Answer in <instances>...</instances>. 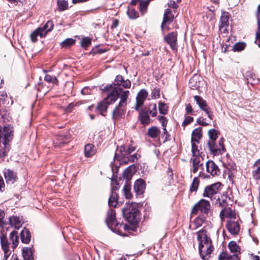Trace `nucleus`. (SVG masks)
I'll list each match as a JSON object with an SVG mask.
<instances>
[{"label":"nucleus","instance_id":"f8f14e48","mask_svg":"<svg viewBox=\"0 0 260 260\" xmlns=\"http://www.w3.org/2000/svg\"><path fill=\"white\" fill-rule=\"evenodd\" d=\"M148 93L145 89H142L138 93L136 96V103L135 110L139 111L140 108L143 105L145 101L148 96Z\"/></svg>","mask_w":260,"mask_h":260},{"label":"nucleus","instance_id":"bf43d9fd","mask_svg":"<svg viewBox=\"0 0 260 260\" xmlns=\"http://www.w3.org/2000/svg\"><path fill=\"white\" fill-rule=\"evenodd\" d=\"M5 216V213L4 211L0 210V226H4L5 222L4 221V218Z\"/></svg>","mask_w":260,"mask_h":260},{"label":"nucleus","instance_id":"cd10ccee","mask_svg":"<svg viewBox=\"0 0 260 260\" xmlns=\"http://www.w3.org/2000/svg\"><path fill=\"white\" fill-rule=\"evenodd\" d=\"M96 149L93 145L87 144L85 146L84 153L86 157H90L95 154Z\"/></svg>","mask_w":260,"mask_h":260},{"label":"nucleus","instance_id":"b1692460","mask_svg":"<svg viewBox=\"0 0 260 260\" xmlns=\"http://www.w3.org/2000/svg\"><path fill=\"white\" fill-rule=\"evenodd\" d=\"M202 138V128L199 127L194 129L192 132L191 142H200V140Z\"/></svg>","mask_w":260,"mask_h":260},{"label":"nucleus","instance_id":"ea45409f","mask_svg":"<svg viewBox=\"0 0 260 260\" xmlns=\"http://www.w3.org/2000/svg\"><path fill=\"white\" fill-rule=\"evenodd\" d=\"M200 183V180L198 177H194L190 187V191L191 192L196 191L198 188Z\"/></svg>","mask_w":260,"mask_h":260},{"label":"nucleus","instance_id":"680f3d73","mask_svg":"<svg viewBox=\"0 0 260 260\" xmlns=\"http://www.w3.org/2000/svg\"><path fill=\"white\" fill-rule=\"evenodd\" d=\"M7 98V94L5 92H0V102L1 101H5Z\"/></svg>","mask_w":260,"mask_h":260},{"label":"nucleus","instance_id":"e2e57ef3","mask_svg":"<svg viewBox=\"0 0 260 260\" xmlns=\"http://www.w3.org/2000/svg\"><path fill=\"white\" fill-rule=\"evenodd\" d=\"M131 170H132L131 166H129L128 168H127V169H125V170L124 172V175H126L127 177H128L129 175V174H130L131 172Z\"/></svg>","mask_w":260,"mask_h":260},{"label":"nucleus","instance_id":"aec40b11","mask_svg":"<svg viewBox=\"0 0 260 260\" xmlns=\"http://www.w3.org/2000/svg\"><path fill=\"white\" fill-rule=\"evenodd\" d=\"M146 184L145 181L142 179H138L135 182L134 185V189L135 192L139 195L142 194L145 189Z\"/></svg>","mask_w":260,"mask_h":260},{"label":"nucleus","instance_id":"c756f323","mask_svg":"<svg viewBox=\"0 0 260 260\" xmlns=\"http://www.w3.org/2000/svg\"><path fill=\"white\" fill-rule=\"evenodd\" d=\"M117 193L114 191V188L111 190V194L109 197L108 204L109 206L116 207L117 204Z\"/></svg>","mask_w":260,"mask_h":260},{"label":"nucleus","instance_id":"9b49d317","mask_svg":"<svg viewBox=\"0 0 260 260\" xmlns=\"http://www.w3.org/2000/svg\"><path fill=\"white\" fill-rule=\"evenodd\" d=\"M210 209V204L208 201L201 199L193 207L191 213L197 214L199 211L207 214Z\"/></svg>","mask_w":260,"mask_h":260},{"label":"nucleus","instance_id":"c85d7f7f","mask_svg":"<svg viewBox=\"0 0 260 260\" xmlns=\"http://www.w3.org/2000/svg\"><path fill=\"white\" fill-rule=\"evenodd\" d=\"M219 260H239L240 258L236 254L230 255L226 252H221L218 257Z\"/></svg>","mask_w":260,"mask_h":260},{"label":"nucleus","instance_id":"13d9d810","mask_svg":"<svg viewBox=\"0 0 260 260\" xmlns=\"http://www.w3.org/2000/svg\"><path fill=\"white\" fill-rule=\"evenodd\" d=\"M255 43L260 48V32H259V30H257L256 32Z\"/></svg>","mask_w":260,"mask_h":260},{"label":"nucleus","instance_id":"72a5a7b5","mask_svg":"<svg viewBox=\"0 0 260 260\" xmlns=\"http://www.w3.org/2000/svg\"><path fill=\"white\" fill-rule=\"evenodd\" d=\"M10 240L12 242L13 248H15L17 246L19 242L18 233L16 231H13L10 233Z\"/></svg>","mask_w":260,"mask_h":260},{"label":"nucleus","instance_id":"8fccbe9b","mask_svg":"<svg viewBox=\"0 0 260 260\" xmlns=\"http://www.w3.org/2000/svg\"><path fill=\"white\" fill-rule=\"evenodd\" d=\"M91 43V39L88 37H85L82 39L81 42V46L83 47H87Z\"/></svg>","mask_w":260,"mask_h":260},{"label":"nucleus","instance_id":"39448f33","mask_svg":"<svg viewBox=\"0 0 260 260\" xmlns=\"http://www.w3.org/2000/svg\"><path fill=\"white\" fill-rule=\"evenodd\" d=\"M106 222L109 228L113 232L118 235L124 236L122 233V230H126L127 226L126 224H119L117 222L116 220V213L114 210L110 209L108 211Z\"/></svg>","mask_w":260,"mask_h":260},{"label":"nucleus","instance_id":"6ab92c4d","mask_svg":"<svg viewBox=\"0 0 260 260\" xmlns=\"http://www.w3.org/2000/svg\"><path fill=\"white\" fill-rule=\"evenodd\" d=\"M203 159V156L191 157L190 162L192 164V172L193 173H197L200 168L203 167V162H202Z\"/></svg>","mask_w":260,"mask_h":260},{"label":"nucleus","instance_id":"864d4df0","mask_svg":"<svg viewBox=\"0 0 260 260\" xmlns=\"http://www.w3.org/2000/svg\"><path fill=\"white\" fill-rule=\"evenodd\" d=\"M197 122H198V123L199 125H202V126H207L208 125H209V123L207 122L206 121V119L204 118L203 117H200L197 119Z\"/></svg>","mask_w":260,"mask_h":260},{"label":"nucleus","instance_id":"e433bc0d","mask_svg":"<svg viewBox=\"0 0 260 260\" xmlns=\"http://www.w3.org/2000/svg\"><path fill=\"white\" fill-rule=\"evenodd\" d=\"M219 134V132L215 129L213 128L209 131L208 135L210 139L208 142H211L212 141H213V142L216 141Z\"/></svg>","mask_w":260,"mask_h":260},{"label":"nucleus","instance_id":"a878e982","mask_svg":"<svg viewBox=\"0 0 260 260\" xmlns=\"http://www.w3.org/2000/svg\"><path fill=\"white\" fill-rule=\"evenodd\" d=\"M21 240L22 243L27 244L30 241L31 235L28 229L24 228L20 233Z\"/></svg>","mask_w":260,"mask_h":260},{"label":"nucleus","instance_id":"a19ab883","mask_svg":"<svg viewBox=\"0 0 260 260\" xmlns=\"http://www.w3.org/2000/svg\"><path fill=\"white\" fill-rule=\"evenodd\" d=\"M158 109L160 114L165 115L168 112V106L165 103L160 102L158 104Z\"/></svg>","mask_w":260,"mask_h":260},{"label":"nucleus","instance_id":"79ce46f5","mask_svg":"<svg viewBox=\"0 0 260 260\" xmlns=\"http://www.w3.org/2000/svg\"><path fill=\"white\" fill-rule=\"evenodd\" d=\"M149 3L147 1H140L139 5V10L143 14L146 12Z\"/></svg>","mask_w":260,"mask_h":260},{"label":"nucleus","instance_id":"603ef678","mask_svg":"<svg viewBox=\"0 0 260 260\" xmlns=\"http://www.w3.org/2000/svg\"><path fill=\"white\" fill-rule=\"evenodd\" d=\"M160 97V90L158 88H155L151 93L152 99H157Z\"/></svg>","mask_w":260,"mask_h":260},{"label":"nucleus","instance_id":"f704fd0d","mask_svg":"<svg viewBox=\"0 0 260 260\" xmlns=\"http://www.w3.org/2000/svg\"><path fill=\"white\" fill-rule=\"evenodd\" d=\"M254 166H256L257 168L252 171L253 177L255 180H259L260 179V159L254 164Z\"/></svg>","mask_w":260,"mask_h":260},{"label":"nucleus","instance_id":"c03bdc74","mask_svg":"<svg viewBox=\"0 0 260 260\" xmlns=\"http://www.w3.org/2000/svg\"><path fill=\"white\" fill-rule=\"evenodd\" d=\"M75 40L72 38H68L62 41L61 43L62 47H68L75 43Z\"/></svg>","mask_w":260,"mask_h":260},{"label":"nucleus","instance_id":"f257e3e1","mask_svg":"<svg viewBox=\"0 0 260 260\" xmlns=\"http://www.w3.org/2000/svg\"><path fill=\"white\" fill-rule=\"evenodd\" d=\"M129 88L131 86V82L128 79L124 80L121 75H117L114 82L109 85L104 87L103 89L106 94V97L104 100L99 103L96 109L102 114L103 112H106L107 110L108 105L115 102L118 99L121 87Z\"/></svg>","mask_w":260,"mask_h":260},{"label":"nucleus","instance_id":"6e6d98bb","mask_svg":"<svg viewBox=\"0 0 260 260\" xmlns=\"http://www.w3.org/2000/svg\"><path fill=\"white\" fill-rule=\"evenodd\" d=\"M159 121L161 123L162 126L164 127H166L167 123H168V120L166 117L164 116H160L159 117Z\"/></svg>","mask_w":260,"mask_h":260},{"label":"nucleus","instance_id":"0e129e2a","mask_svg":"<svg viewBox=\"0 0 260 260\" xmlns=\"http://www.w3.org/2000/svg\"><path fill=\"white\" fill-rule=\"evenodd\" d=\"M119 24V21L117 19H115L113 21V23H112V28H116L118 25Z\"/></svg>","mask_w":260,"mask_h":260},{"label":"nucleus","instance_id":"2eb2a0df","mask_svg":"<svg viewBox=\"0 0 260 260\" xmlns=\"http://www.w3.org/2000/svg\"><path fill=\"white\" fill-rule=\"evenodd\" d=\"M192 157L203 156L204 155V148H203L200 142H191Z\"/></svg>","mask_w":260,"mask_h":260},{"label":"nucleus","instance_id":"6e6552de","mask_svg":"<svg viewBox=\"0 0 260 260\" xmlns=\"http://www.w3.org/2000/svg\"><path fill=\"white\" fill-rule=\"evenodd\" d=\"M54 27L53 21L48 20L43 27H40L34 30L30 35L31 40L32 42L35 43L37 41V37L40 38H44L47 34L51 31Z\"/></svg>","mask_w":260,"mask_h":260},{"label":"nucleus","instance_id":"37998d69","mask_svg":"<svg viewBox=\"0 0 260 260\" xmlns=\"http://www.w3.org/2000/svg\"><path fill=\"white\" fill-rule=\"evenodd\" d=\"M148 115H151L152 117H155L157 115V108L155 104H151L149 105V109L147 112Z\"/></svg>","mask_w":260,"mask_h":260},{"label":"nucleus","instance_id":"f03ea898","mask_svg":"<svg viewBox=\"0 0 260 260\" xmlns=\"http://www.w3.org/2000/svg\"><path fill=\"white\" fill-rule=\"evenodd\" d=\"M197 239L199 241V250L202 259L207 260L210 257L214 247L211 240L207 236V232L202 230L197 233Z\"/></svg>","mask_w":260,"mask_h":260},{"label":"nucleus","instance_id":"393cba45","mask_svg":"<svg viewBox=\"0 0 260 260\" xmlns=\"http://www.w3.org/2000/svg\"><path fill=\"white\" fill-rule=\"evenodd\" d=\"M228 247L230 251L234 253L233 254L239 255L241 253V248L235 241H231L228 244Z\"/></svg>","mask_w":260,"mask_h":260},{"label":"nucleus","instance_id":"a18cd8bd","mask_svg":"<svg viewBox=\"0 0 260 260\" xmlns=\"http://www.w3.org/2000/svg\"><path fill=\"white\" fill-rule=\"evenodd\" d=\"M44 80L47 82L49 83H51L53 84H57L58 82V80L55 76H52L48 74L46 75Z\"/></svg>","mask_w":260,"mask_h":260},{"label":"nucleus","instance_id":"473e14b6","mask_svg":"<svg viewBox=\"0 0 260 260\" xmlns=\"http://www.w3.org/2000/svg\"><path fill=\"white\" fill-rule=\"evenodd\" d=\"M139 118L141 123L143 124H148L150 123V119L148 112H140L139 114Z\"/></svg>","mask_w":260,"mask_h":260},{"label":"nucleus","instance_id":"09e8293b","mask_svg":"<svg viewBox=\"0 0 260 260\" xmlns=\"http://www.w3.org/2000/svg\"><path fill=\"white\" fill-rule=\"evenodd\" d=\"M168 8H172L174 13H176V10L178 8V4L173 0H169L167 4Z\"/></svg>","mask_w":260,"mask_h":260},{"label":"nucleus","instance_id":"0eeeda50","mask_svg":"<svg viewBox=\"0 0 260 260\" xmlns=\"http://www.w3.org/2000/svg\"><path fill=\"white\" fill-rule=\"evenodd\" d=\"M129 91L128 90H123L121 88V92L119 94V98L120 101L113 111V118L115 120L120 118L124 114L126 111V106L127 105V99L129 96Z\"/></svg>","mask_w":260,"mask_h":260},{"label":"nucleus","instance_id":"2f4dec72","mask_svg":"<svg viewBox=\"0 0 260 260\" xmlns=\"http://www.w3.org/2000/svg\"><path fill=\"white\" fill-rule=\"evenodd\" d=\"M22 255L24 260H31L33 258L32 249L28 247L23 248L22 249Z\"/></svg>","mask_w":260,"mask_h":260},{"label":"nucleus","instance_id":"7c9ffc66","mask_svg":"<svg viewBox=\"0 0 260 260\" xmlns=\"http://www.w3.org/2000/svg\"><path fill=\"white\" fill-rule=\"evenodd\" d=\"M9 222L12 226L17 229H19L22 224L19 218L17 216H13L10 217Z\"/></svg>","mask_w":260,"mask_h":260},{"label":"nucleus","instance_id":"de8ad7c7","mask_svg":"<svg viewBox=\"0 0 260 260\" xmlns=\"http://www.w3.org/2000/svg\"><path fill=\"white\" fill-rule=\"evenodd\" d=\"M246 44L244 42L236 43L233 46L234 51H241L245 48Z\"/></svg>","mask_w":260,"mask_h":260},{"label":"nucleus","instance_id":"774afa93","mask_svg":"<svg viewBox=\"0 0 260 260\" xmlns=\"http://www.w3.org/2000/svg\"><path fill=\"white\" fill-rule=\"evenodd\" d=\"M139 2V0H132L131 2V4L132 5H136Z\"/></svg>","mask_w":260,"mask_h":260},{"label":"nucleus","instance_id":"052dcab7","mask_svg":"<svg viewBox=\"0 0 260 260\" xmlns=\"http://www.w3.org/2000/svg\"><path fill=\"white\" fill-rule=\"evenodd\" d=\"M5 188V183L3 178L0 176V191H3Z\"/></svg>","mask_w":260,"mask_h":260},{"label":"nucleus","instance_id":"bb28decb","mask_svg":"<svg viewBox=\"0 0 260 260\" xmlns=\"http://www.w3.org/2000/svg\"><path fill=\"white\" fill-rule=\"evenodd\" d=\"M160 133V129L157 126H152L148 129L147 135L152 139L157 138Z\"/></svg>","mask_w":260,"mask_h":260},{"label":"nucleus","instance_id":"423d86ee","mask_svg":"<svg viewBox=\"0 0 260 260\" xmlns=\"http://www.w3.org/2000/svg\"><path fill=\"white\" fill-rule=\"evenodd\" d=\"M122 214L125 219L131 223H135L138 221L139 211L135 203H126L122 209Z\"/></svg>","mask_w":260,"mask_h":260},{"label":"nucleus","instance_id":"4468645a","mask_svg":"<svg viewBox=\"0 0 260 260\" xmlns=\"http://www.w3.org/2000/svg\"><path fill=\"white\" fill-rule=\"evenodd\" d=\"M206 172L211 175L217 176L220 174L218 166L212 160H208L206 163Z\"/></svg>","mask_w":260,"mask_h":260},{"label":"nucleus","instance_id":"a211bd4d","mask_svg":"<svg viewBox=\"0 0 260 260\" xmlns=\"http://www.w3.org/2000/svg\"><path fill=\"white\" fill-rule=\"evenodd\" d=\"M3 173L7 183L13 184L17 181V174L13 171L9 169H5Z\"/></svg>","mask_w":260,"mask_h":260},{"label":"nucleus","instance_id":"5fc2aeb1","mask_svg":"<svg viewBox=\"0 0 260 260\" xmlns=\"http://www.w3.org/2000/svg\"><path fill=\"white\" fill-rule=\"evenodd\" d=\"M193 118L191 116H185L184 120L182 123L183 125H187L193 121Z\"/></svg>","mask_w":260,"mask_h":260},{"label":"nucleus","instance_id":"20e7f679","mask_svg":"<svg viewBox=\"0 0 260 260\" xmlns=\"http://www.w3.org/2000/svg\"><path fill=\"white\" fill-rule=\"evenodd\" d=\"M221 185L220 183L217 182L206 186L203 196L210 198L211 200H214L215 205L218 204L220 206L223 207L225 205L224 200H222L221 202L220 199Z\"/></svg>","mask_w":260,"mask_h":260},{"label":"nucleus","instance_id":"c9c22d12","mask_svg":"<svg viewBox=\"0 0 260 260\" xmlns=\"http://www.w3.org/2000/svg\"><path fill=\"white\" fill-rule=\"evenodd\" d=\"M193 98L201 110L208 105L206 101L201 96L199 95H194Z\"/></svg>","mask_w":260,"mask_h":260},{"label":"nucleus","instance_id":"69168bd1","mask_svg":"<svg viewBox=\"0 0 260 260\" xmlns=\"http://www.w3.org/2000/svg\"><path fill=\"white\" fill-rule=\"evenodd\" d=\"M89 89L88 87H85L82 90L81 92L83 94H87L89 93Z\"/></svg>","mask_w":260,"mask_h":260},{"label":"nucleus","instance_id":"4c0bfd02","mask_svg":"<svg viewBox=\"0 0 260 260\" xmlns=\"http://www.w3.org/2000/svg\"><path fill=\"white\" fill-rule=\"evenodd\" d=\"M127 14L131 19H135L139 17V13L133 8L128 7L127 11Z\"/></svg>","mask_w":260,"mask_h":260},{"label":"nucleus","instance_id":"7ed1b4c3","mask_svg":"<svg viewBox=\"0 0 260 260\" xmlns=\"http://www.w3.org/2000/svg\"><path fill=\"white\" fill-rule=\"evenodd\" d=\"M135 148L131 146H121L117 148L114 155V161L118 162L119 165L128 164L129 162H135L138 159L140 155L138 154L130 155L134 152Z\"/></svg>","mask_w":260,"mask_h":260},{"label":"nucleus","instance_id":"ddd939ff","mask_svg":"<svg viewBox=\"0 0 260 260\" xmlns=\"http://www.w3.org/2000/svg\"><path fill=\"white\" fill-rule=\"evenodd\" d=\"M0 239L2 248L4 252V259L7 260L11 253V251L9 249L10 243L6 236L4 234L0 235Z\"/></svg>","mask_w":260,"mask_h":260},{"label":"nucleus","instance_id":"338daca9","mask_svg":"<svg viewBox=\"0 0 260 260\" xmlns=\"http://www.w3.org/2000/svg\"><path fill=\"white\" fill-rule=\"evenodd\" d=\"M256 16L258 25L257 30H259V32H260V17L259 16V15H258L257 14H256Z\"/></svg>","mask_w":260,"mask_h":260},{"label":"nucleus","instance_id":"5701e85b","mask_svg":"<svg viewBox=\"0 0 260 260\" xmlns=\"http://www.w3.org/2000/svg\"><path fill=\"white\" fill-rule=\"evenodd\" d=\"M220 216L222 220L225 217L236 218V213L230 207L225 208L222 209L220 213Z\"/></svg>","mask_w":260,"mask_h":260},{"label":"nucleus","instance_id":"dca6fc26","mask_svg":"<svg viewBox=\"0 0 260 260\" xmlns=\"http://www.w3.org/2000/svg\"><path fill=\"white\" fill-rule=\"evenodd\" d=\"M165 40L169 44L173 50H176L177 41V32H171L164 37Z\"/></svg>","mask_w":260,"mask_h":260},{"label":"nucleus","instance_id":"3c124183","mask_svg":"<svg viewBox=\"0 0 260 260\" xmlns=\"http://www.w3.org/2000/svg\"><path fill=\"white\" fill-rule=\"evenodd\" d=\"M202 110L203 111H205V112L207 115L208 118L210 120L213 119V113L211 111L210 108L208 105L207 106H206L205 108H204L203 109H202Z\"/></svg>","mask_w":260,"mask_h":260},{"label":"nucleus","instance_id":"9d476101","mask_svg":"<svg viewBox=\"0 0 260 260\" xmlns=\"http://www.w3.org/2000/svg\"><path fill=\"white\" fill-rule=\"evenodd\" d=\"M177 16V14L174 13L171 9H166L164 14L163 20L161 25L162 30H164V29H167L168 30L169 29L168 25H169L173 21L174 18Z\"/></svg>","mask_w":260,"mask_h":260},{"label":"nucleus","instance_id":"f3484780","mask_svg":"<svg viewBox=\"0 0 260 260\" xmlns=\"http://www.w3.org/2000/svg\"><path fill=\"white\" fill-rule=\"evenodd\" d=\"M230 14L226 12H223L221 14L220 20L219 29L223 32L226 30V28L229 25V19L230 18Z\"/></svg>","mask_w":260,"mask_h":260},{"label":"nucleus","instance_id":"4be33fe9","mask_svg":"<svg viewBox=\"0 0 260 260\" xmlns=\"http://www.w3.org/2000/svg\"><path fill=\"white\" fill-rule=\"evenodd\" d=\"M226 228L229 232L233 235H238L240 230L239 223L237 222L233 221H229L228 222Z\"/></svg>","mask_w":260,"mask_h":260},{"label":"nucleus","instance_id":"412c9836","mask_svg":"<svg viewBox=\"0 0 260 260\" xmlns=\"http://www.w3.org/2000/svg\"><path fill=\"white\" fill-rule=\"evenodd\" d=\"M203 85V80L199 77L195 76L192 77L189 82V86L192 89H200Z\"/></svg>","mask_w":260,"mask_h":260},{"label":"nucleus","instance_id":"1a4fd4ad","mask_svg":"<svg viewBox=\"0 0 260 260\" xmlns=\"http://www.w3.org/2000/svg\"><path fill=\"white\" fill-rule=\"evenodd\" d=\"M224 140L222 138H220L218 142H208L207 145L211 153L214 155L222 154L225 151L223 145Z\"/></svg>","mask_w":260,"mask_h":260},{"label":"nucleus","instance_id":"49530a36","mask_svg":"<svg viewBox=\"0 0 260 260\" xmlns=\"http://www.w3.org/2000/svg\"><path fill=\"white\" fill-rule=\"evenodd\" d=\"M123 191L125 198L127 199H131L132 197V194L131 192V186L128 185H125L123 188Z\"/></svg>","mask_w":260,"mask_h":260},{"label":"nucleus","instance_id":"4d7b16f0","mask_svg":"<svg viewBox=\"0 0 260 260\" xmlns=\"http://www.w3.org/2000/svg\"><path fill=\"white\" fill-rule=\"evenodd\" d=\"M185 110L186 114L193 115V109L190 104H188L186 106Z\"/></svg>","mask_w":260,"mask_h":260},{"label":"nucleus","instance_id":"58836bf2","mask_svg":"<svg viewBox=\"0 0 260 260\" xmlns=\"http://www.w3.org/2000/svg\"><path fill=\"white\" fill-rule=\"evenodd\" d=\"M57 5L59 11H63L68 8V0H57Z\"/></svg>","mask_w":260,"mask_h":260}]
</instances>
